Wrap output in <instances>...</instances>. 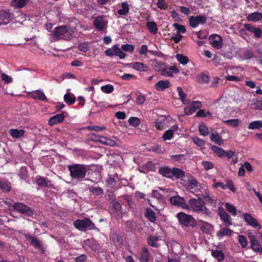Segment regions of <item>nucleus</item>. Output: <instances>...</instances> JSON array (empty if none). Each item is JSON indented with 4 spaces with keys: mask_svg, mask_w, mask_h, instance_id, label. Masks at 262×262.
Wrapping results in <instances>:
<instances>
[{
    "mask_svg": "<svg viewBox=\"0 0 262 262\" xmlns=\"http://www.w3.org/2000/svg\"><path fill=\"white\" fill-rule=\"evenodd\" d=\"M225 207H226L227 210L229 213H230L231 214V215H232L234 216H236V215L237 214V211H236V209L234 206H233V205H232L229 203H226Z\"/></svg>",
    "mask_w": 262,
    "mask_h": 262,
    "instance_id": "864d4df0",
    "label": "nucleus"
},
{
    "mask_svg": "<svg viewBox=\"0 0 262 262\" xmlns=\"http://www.w3.org/2000/svg\"><path fill=\"white\" fill-rule=\"evenodd\" d=\"M244 221L249 226L255 228L260 229L261 225L258 223L257 221L248 213H245L243 215Z\"/></svg>",
    "mask_w": 262,
    "mask_h": 262,
    "instance_id": "9d476101",
    "label": "nucleus"
},
{
    "mask_svg": "<svg viewBox=\"0 0 262 262\" xmlns=\"http://www.w3.org/2000/svg\"><path fill=\"white\" fill-rule=\"evenodd\" d=\"M206 18L205 16L199 15L196 16H191L189 18V23L191 27L194 28L199 24H204L206 23Z\"/></svg>",
    "mask_w": 262,
    "mask_h": 262,
    "instance_id": "ddd939ff",
    "label": "nucleus"
},
{
    "mask_svg": "<svg viewBox=\"0 0 262 262\" xmlns=\"http://www.w3.org/2000/svg\"><path fill=\"white\" fill-rule=\"evenodd\" d=\"M13 200L10 199H7L6 200L3 199H0V209H8L9 210H11L13 207Z\"/></svg>",
    "mask_w": 262,
    "mask_h": 262,
    "instance_id": "393cba45",
    "label": "nucleus"
},
{
    "mask_svg": "<svg viewBox=\"0 0 262 262\" xmlns=\"http://www.w3.org/2000/svg\"><path fill=\"white\" fill-rule=\"evenodd\" d=\"M177 60L181 63L183 65L187 64L189 62L188 58L183 55L182 54H177L176 56Z\"/></svg>",
    "mask_w": 262,
    "mask_h": 262,
    "instance_id": "09e8293b",
    "label": "nucleus"
},
{
    "mask_svg": "<svg viewBox=\"0 0 262 262\" xmlns=\"http://www.w3.org/2000/svg\"><path fill=\"white\" fill-rule=\"evenodd\" d=\"M132 64H133V68L138 71L147 72L148 71V67L142 62H136Z\"/></svg>",
    "mask_w": 262,
    "mask_h": 262,
    "instance_id": "cd10ccee",
    "label": "nucleus"
},
{
    "mask_svg": "<svg viewBox=\"0 0 262 262\" xmlns=\"http://www.w3.org/2000/svg\"><path fill=\"white\" fill-rule=\"evenodd\" d=\"M211 113L209 111H206V110L202 109L200 110L195 114L196 117H207V116H211Z\"/></svg>",
    "mask_w": 262,
    "mask_h": 262,
    "instance_id": "052dcab7",
    "label": "nucleus"
},
{
    "mask_svg": "<svg viewBox=\"0 0 262 262\" xmlns=\"http://www.w3.org/2000/svg\"><path fill=\"white\" fill-rule=\"evenodd\" d=\"M211 140L215 143L221 145L223 144V141L217 132L211 133L210 135Z\"/></svg>",
    "mask_w": 262,
    "mask_h": 262,
    "instance_id": "473e14b6",
    "label": "nucleus"
},
{
    "mask_svg": "<svg viewBox=\"0 0 262 262\" xmlns=\"http://www.w3.org/2000/svg\"><path fill=\"white\" fill-rule=\"evenodd\" d=\"M189 205L194 211L202 212L206 214L210 213L209 209L205 206L203 205L200 201L196 199H190L189 201Z\"/></svg>",
    "mask_w": 262,
    "mask_h": 262,
    "instance_id": "39448f33",
    "label": "nucleus"
},
{
    "mask_svg": "<svg viewBox=\"0 0 262 262\" xmlns=\"http://www.w3.org/2000/svg\"><path fill=\"white\" fill-rule=\"evenodd\" d=\"M89 190L95 196L101 195L103 193V189L99 186H91L89 188Z\"/></svg>",
    "mask_w": 262,
    "mask_h": 262,
    "instance_id": "e433bc0d",
    "label": "nucleus"
},
{
    "mask_svg": "<svg viewBox=\"0 0 262 262\" xmlns=\"http://www.w3.org/2000/svg\"><path fill=\"white\" fill-rule=\"evenodd\" d=\"M69 32L65 26L57 27L53 31V36L57 38H66L69 36Z\"/></svg>",
    "mask_w": 262,
    "mask_h": 262,
    "instance_id": "9b49d317",
    "label": "nucleus"
},
{
    "mask_svg": "<svg viewBox=\"0 0 262 262\" xmlns=\"http://www.w3.org/2000/svg\"><path fill=\"white\" fill-rule=\"evenodd\" d=\"M147 28L149 31L152 34H156L158 32V28L155 21L147 22L146 24Z\"/></svg>",
    "mask_w": 262,
    "mask_h": 262,
    "instance_id": "a18cd8bd",
    "label": "nucleus"
},
{
    "mask_svg": "<svg viewBox=\"0 0 262 262\" xmlns=\"http://www.w3.org/2000/svg\"><path fill=\"white\" fill-rule=\"evenodd\" d=\"M121 7L122 9L118 10V13L120 15H126L129 10L127 2H123L121 4Z\"/></svg>",
    "mask_w": 262,
    "mask_h": 262,
    "instance_id": "ea45409f",
    "label": "nucleus"
},
{
    "mask_svg": "<svg viewBox=\"0 0 262 262\" xmlns=\"http://www.w3.org/2000/svg\"><path fill=\"white\" fill-rule=\"evenodd\" d=\"M112 241L116 245H121L123 242L122 237L117 234H114L112 235Z\"/></svg>",
    "mask_w": 262,
    "mask_h": 262,
    "instance_id": "6e6d98bb",
    "label": "nucleus"
},
{
    "mask_svg": "<svg viewBox=\"0 0 262 262\" xmlns=\"http://www.w3.org/2000/svg\"><path fill=\"white\" fill-rule=\"evenodd\" d=\"M202 107V104L200 101H192L184 108V114L186 115L190 116L194 113L197 109L200 108Z\"/></svg>",
    "mask_w": 262,
    "mask_h": 262,
    "instance_id": "6e6552de",
    "label": "nucleus"
},
{
    "mask_svg": "<svg viewBox=\"0 0 262 262\" xmlns=\"http://www.w3.org/2000/svg\"><path fill=\"white\" fill-rule=\"evenodd\" d=\"M247 235L250 243V248L256 252L262 253V247L256 236L251 232H248Z\"/></svg>",
    "mask_w": 262,
    "mask_h": 262,
    "instance_id": "423d86ee",
    "label": "nucleus"
},
{
    "mask_svg": "<svg viewBox=\"0 0 262 262\" xmlns=\"http://www.w3.org/2000/svg\"><path fill=\"white\" fill-rule=\"evenodd\" d=\"M224 123L226 125L230 126L232 127H236L238 125L239 123V121L237 119H232L230 120H225L224 121Z\"/></svg>",
    "mask_w": 262,
    "mask_h": 262,
    "instance_id": "603ef678",
    "label": "nucleus"
},
{
    "mask_svg": "<svg viewBox=\"0 0 262 262\" xmlns=\"http://www.w3.org/2000/svg\"><path fill=\"white\" fill-rule=\"evenodd\" d=\"M101 90L102 92L106 94H110L113 92L114 90V86L110 84L102 86Z\"/></svg>",
    "mask_w": 262,
    "mask_h": 262,
    "instance_id": "680f3d73",
    "label": "nucleus"
},
{
    "mask_svg": "<svg viewBox=\"0 0 262 262\" xmlns=\"http://www.w3.org/2000/svg\"><path fill=\"white\" fill-rule=\"evenodd\" d=\"M128 122L129 123L134 126V127H138L140 124V119L136 117H131L128 119Z\"/></svg>",
    "mask_w": 262,
    "mask_h": 262,
    "instance_id": "4d7b16f0",
    "label": "nucleus"
},
{
    "mask_svg": "<svg viewBox=\"0 0 262 262\" xmlns=\"http://www.w3.org/2000/svg\"><path fill=\"white\" fill-rule=\"evenodd\" d=\"M93 25L99 31L103 30L107 25L102 16H97L93 20Z\"/></svg>",
    "mask_w": 262,
    "mask_h": 262,
    "instance_id": "a211bd4d",
    "label": "nucleus"
},
{
    "mask_svg": "<svg viewBox=\"0 0 262 262\" xmlns=\"http://www.w3.org/2000/svg\"><path fill=\"white\" fill-rule=\"evenodd\" d=\"M155 126L156 127L157 129L160 130H162L164 129V125H165V121L164 120H161L159 119H157L155 121Z\"/></svg>",
    "mask_w": 262,
    "mask_h": 262,
    "instance_id": "0e129e2a",
    "label": "nucleus"
},
{
    "mask_svg": "<svg viewBox=\"0 0 262 262\" xmlns=\"http://www.w3.org/2000/svg\"><path fill=\"white\" fill-rule=\"evenodd\" d=\"M104 52L107 56L112 57L113 55H115L118 56L120 59H123L126 56V54L117 45H113L112 48L107 49Z\"/></svg>",
    "mask_w": 262,
    "mask_h": 262,
    "instance_id": "0eeeda50",
    "label": "nucleus"
},
{
    "mask_svg": "<svg viewBox=\"0 0 262 262\" xmlns=\"http://www.w3.org/2000/svg\"><path fill=\"white\" fill-rule=\"evenodd\" d=\"M145 216L149 221L155 223L157 220L156 213L150 208L145 209Z\"/></svg>",
    "mask_w": 262,
    "mask_h": 262,
    "instance_id": "a878e982",
    "label": "nucleus"
},
{
    "mask_svg": "<svg viewBox=\"0 0 262 262\" xmlns=\"http://www.w3.org/2000/svg\"><path fill=\"white\" fill-rule=\"evenodd\" d=\"M177 217L179 222L182 225L192 227H194L196 226L195 221L191 215H188L183 212H180L177 214Z\"/></svg>",
    "mask_w": 262,
    "mask_h": 262,
    "instance_id": "20e7f679",
    "label": "nucleus"
},
{
    "mask_svg": "<svg viewBox=\"0 0 262 262\" xmlns=\"http://www.w3.org/2000/svg\"><path fill=\"white\" fill-rule=\"evenodd\" d=\"M83 248L85 250L90 249L93 252L97 251L100 246L94 238L86 239L83 241Z\"/></svg>",
    "mask_w": 262,
    "mask_h": 262,
    "instance_id": "1a4fd4ad",
    "label": "nucleus"
},
{
    "mask_svg": "<svg viewBox=\"0 0 262 262\" xmlns=\"http://www.w3.org/2000/svg\"><path fill=\"white\" fill-rule=\"evenodd\" d=\"M0 189L3 191L9 192L11 189V183L5 178H0Z\"/></svg>",
    "mask_w": 262,
    "mask_h": 262,
    "instance_id": "b1692460",
    "label": "nucleus"
},
{
    "mask_svg": "<svg viewBox=\"0 0 262 262\" xmlns=\"http://www.w3.org/2000/svg\"><path fill=\"white\" fill-rule=\"evenodd\" d=\"M14 210L27 217H32L34 215V210L21 202H14L13 207Z\"/></svg>",
    "mask_w": 262,
    "mask_h": 262,
    "instance_id": "7ed1b4c3",
    "label": "nucleus"
},
{
    "mask_svg": "<svg viewBox=\"0 0 262 262\" xmlns=\"http://www.w3.org/2000/svg\"><path fill=\"white\" fill-rule=\"evenodd\" d=\"M177 90L179 94V98L181 99L182 103L184 104L188 103L189 100L185 99L186 94L183 91L182 88L179 86L177 88Z\"/></svg>",
    "mask_w": 262,
    "mask_h": 262,
    "instance_id": "a19ab883",
    "label": "nucleus"
},
{
    "mask_svg": "<svg viewBox=\"0 0 262 262\" xmlns=\"http://www.w3.org/2000/svg\"><path fill=\"white\" fill-rule=\"evenodd\" d=\"M170 202L171 204L177 207H180L183 209H188L189 208V206L185 203L184 198L179 195L171 197Z\"/></svg>",
    "mask_w": 262,
    "mask_h": 262,
    "instance_id": "f8f14e48",
    "label": "nucleus"
},
{
    "mask_svg": "<svg viewBox=\"0 0 262 262\" xmlns=\"http://www.w3.org/2000/svg\"><path fill=\"white\" fill-rule=\"evenodd\" d=\"M70 175L72 179L81 181L85 177L88 170L87 166L74 164L68 166Z\"/></svg>",
    "mask_w": 262,
    "mask_h": 262,
    "instance_id": "f257e3e1",
    "label": "nucleus"
},
{
    "mask_svg": "<svg viewBox=\"0 0 262 262\" xmlns=\"http://www.w3.org/2000/svg\"><path fill=\"white\" fill-rule=\"evenodd\" d=\"M199 182L194 178H191L188 180V188L190 190H195L198 186Z\"/></svg>",
    "mask_w": 262,
    "mask_h": 262,
    "instance_id": "8fccbe9b",
    "label": "nucleus"
},
{
    "mask_svg": "<svg viewBox=\"0 0 262 262\" xmlns=\"http://www.w3.org/2000/svg\"><path fill=\"white\" fill-rule=\"evenodd\" d=\"M78 49L82 52H86L89 50L90 48L87 42H83L78 45Z\"/></svg>",
    "mask_w": 262,
    "mask_h": 262,
    "instance_id": "338daca9",
    "label": "nucleus"
},
{
    "mask_svg": "<svg viewBox=\"0 0 262 262\" xmlns=\"http://www.w3.org/2000/svg\"><path fill=\"white\" fill-rule=\"evenodd\" d=\"M211 149L219 157H224L225 156L226 151L222 148L215 145H212L211 147Z\"/></svg>",
    "mask_w": 262,
    "mask_h": 262,
    "instance_id": "c9c22d12",
    "label": "nucleus"
},
{
    "mask_svg": "<svg viewBox=\"0 0 262 262\" xmlns=\"http://www.w3.org/2000/svg\"><path fill=\"white\" fill-rule=\"evenodd\" d=\"M200 222H201L200 228L201 231L205 233H209L212 227L211 225L207 222L203 221H200Z\"/></svg>",
    "mask_w": 262,
    "mask_h": 262,
    "instance_id": "37998d69",
    "label": "nucleus"
},
{
    "mask_svg": "<svg viewBox=\"0 0 262 262\" xmlns=\"http://www.w3.org/2000/svg\"><path fill=\"white\" fill-rule=\"evenodd\" d=\"M28 175V171L26 166H22L20 167L18 176L21 179H26Z\"/></svg>",
    "mask_w": 262,
    "mask_h": 262,
    "instance_id": "3c124183",
    "label": "nucleus"
},
{
    "mask_svg": "<svg viewBox=\"0 0 262 262\" xmlns=\"http://www.w3.org/2000/svg\"><path fill=\"white\" fill-rule=\"evenodd\" d=\"M238 243L242 248H246L248 244V241L245 236L239 235L237 237Z\"/></svg>",
    "mask_w": 262,
    "mask_h": 262,
    "instance_id": "bf43d9fd",
    "label": "nucleus"
},
{
    "mask_svg": "<svg viewBox=\"0 0 262 262\" xmlns=\"http://www.w3.org/2000/svg\"><path fill=\"white\" fill-rule=\"evenodd\" d=\"M261 128H262V121L260 120L253 121L248 126V128L250 129H256Z\"/></svg>",
    "mask_w": 262,
    "mask_h": 262,
    "instance_id": "de8ad7c7",
    "label": "nucleus"
},
{
    "mask_svg": "<svg viewBox=\"0 0 262 262\" xmlns=\"http://www.w3.org/2000/svg\"><path fill=\"white\" fill-rule=\"evenodd\" d=\"M173 133H174L171 129H169L166 130V132L163 135L162 139L164 141L170 140L173 137Z\"/></svg>",
    "mask_w": 262,
    "mask_h": 262,
    "instance_id": "e2e57ef3",
    "label": "nucleus"
},
{
    "mask_svg": "<svg viewBox=\"0 0 262 262\" xmlns=\"http://www.w3.org/2000/svg\"><path fill=\"white\" fill-rule=\"evenodd\" d=\"M64 118L65 115L63 113L54 115L49 119L48 124L50 126H53L57 123L62 122Z\"/></svg>",
    "mask_w": 262,
    "mask_h": 262,
    "instance_id": "6ab92c4d",
    "label": "nucleus"
},
{
    "mask_svg": "<svg viewBox=\"0 0 262 262\" xmlns=\"http://www.w3.org/2000/svg\"><path fill=\"white\" fill-rule=\"evenodd\" d=\"M146 240L148 244L152 247L157 248L159 246L157 243V242L159 240V236L150 235L147 238Z\"/></svg>",
    "mask_w": 262,
    "mask_h": 262,
    "instance_id": "7c9ffc66",
    "label": "nucleus"
},
{
    "mask_svg": "<svg viewBox=\"0 0 262 262\" xmlns=\"http://www.w3.org/2000/svg\"><path fill=\"white\" fill-rule=\"evenodd\" d=\"M219 215L220 217V219L224 222V225L226 226L229 227L232 225L230 216L225 211L223 208H219Z\"/></svg>",
    "mask_w": 262,
    "mask_h": 262,
    "instance_id": "dca6fc26",
    "label": "nucleus"
},
{
    "mask_svg": "<svg viewBox=\"0 0 262 262\" xmlns=\"http://www.w3.org/2000/svg\"><path fill=\"white\" fill-rule=\"evenodd\" d=\"M243 56L245 59L249 60L253 57V52L250 50H247L244 52Z\"/></svg>",
    "mask_w": 262,
    "mask_h": 262,
    "instance_id": "774afa93",
    "label": "nucleus"
},
{
    "mask_svg": "<svg viewBox=\"0 0 262 262\" xmlns=\"http://www.w3.org/2000/svg\"><path fill=\"white\" fill-rule=\"evenodd\" d=\"M25 237L26 240L30 241V244L35 248L39 250L43 249V247L41 245L42 243L39 239L29 234H25Z\"/></svg>",
    "mask_w": 262,
    "mask_h": 262,
    "instance_id": "f3484780",
    "label": "nucleus"
},
{
    "mask_svg": "<svg viewBox=\"0 0 262 262\" xmlns=\"http://www.w3.org/2000/svg\"><path fill=\"white\" fill-rule=\"evenodd\" d=\"M170 86V82L168 80H159L155 85V88L158 91H163L168 88Z\"/></svg>",
    "mask_w": 262,
    "mask_h": 262,
    "instance_id": "5701e85b",
    "label": "nucleus"
},
{
    "mask_svg": "<svg viewBox=\"0 0 262 262\" xmlns=\"http://www.w3.org/2000/svg\"><path fill=\"white\" fill-rule=\"evenodd\" d=\"M75 227L81 231H85L88 230H94L99 231V229L96 227L95 224L89 218H84L83 220L77 219L73 223Z\"/></svg>",
    "mask_w": 262,
    "mask_h": 262,
    "instance_id": "f03ea898",
    "label": "nucleus"
},
{
    "mask_svg": "<svg viewBox=\"0 0 262 262\" xmlns=\"http://www.w3.org/2000/svg\"><path fill=\"white\" fill-rule=\"evenodd\" d=\"M184 175L185 172L182 169L177 167H173L172 168V178L174 177L176 179H180Z\"/></svg>",
    "mask_w": 262,
    "mask_h": 262,
    "instance_id": "f704fd0d",
    "label": "nucleus"
},
{
    "mask_svg": "<svg viewBox=\"0 0 262 262\" xmlns=\"http://www.w3.org/2000/svg\"><path fill=\"white\" fill-rule=\"evenodd\" d=\"M211 255L218 261H222L225 258V255L222 250H212Z\"/></svg>",
    "mask_w": 262,
    "mask_h": 262,
    "instance_id": "2f4dec72",
    "label": "nucleus"
},
{
    "mask_svg": "<svg viewBox=\"0 0 262 262\" xmlns=\"http://www.w3.org/2000/svg\"><path fill=\"white\" fill-rule=\"evenodd\" d=\"M262 19V13L255 12L249 14L247 16V19L249 21H257Z\"/></svg>",
    "mask_w": 262,
    "mask_h": 262,
    "instance_id": "72a5a7b5",
    "label": "nucleus"
},
{
    "mask_svg": "<svg viewBox=\"0 0 262 262\" xmlns=\"http://www.w3.org/2000/svg\"><path fill=\"white\" fill-rule=\"evenodd\" d=\"M144 167L148 171H155L156 164L152 161H148L144 165Z\"/></svg>",
    "mask_w": 262,
    "mask_h": 262,
    "instance_id": "13d9d810",
    "label": "nucleus"
},
{
    "mask_svg": "<svg viewBox=\"0 0 262 262\" xmlns=\"http://www.w3.org/2000/svg\"><path fill=\"white\" fill-rule=\"evenodd\" d=\"M30 97L34 99H39L43 101H47L48 99L44 93L40 90H36L28 93Z\"/></svg>",
    "mask_w": 262,
    "mask_h": 262,
    "instance_id": "412c9836",
    "label": "nucleus"
},
{
    "mask_svg": "<svg viewBox=\"0 0 262 262\" xmlns=\"http://www.w3.org/2000/svg\"><path fill=\"white\" fill-rule=\"evenodd\" d=\"M209 41L211 46L217 49L222 48L223 40L221 36L217 34H211L209 37Z\"/></svg>",
    "mask_w": 262,
    "mask_h": 262,
    "instance_id": "4468645a",
    "label": "nucleus"
},
{
    "mask_svg": "<svg viewBox=\"0 0 262 262\" xmlns=\"http://www.w3.org/2000/svg\"><path fill=\"white\" fill-rule=\"evenodd\" d=\"M150 257V254L146 247L142 248L140 252V260L141 262H148Z\"/></svg>",
    "mask_w": 262,
    "mask_h": 262,
    "instance_id": "c756f323",
    "label": "nucleus"
},
{
    "mask_svg": "<svg viewBox=\"0 0 262 262\" xmlns=\"http://www.w3.org/2000/svg\"><path fill=\"white\" fill-rule=\"evenodd\" d=\"M245 29L254 34V36L256 38H259L261 36V30L260 28H256L250 24H246L244 25Z\"/></svg>",
    "mask_w": 262,
    "mask_h": 262,
    "instance_id": "4be33fe9",
    "label": "nucleus"
},
{
    "mask_svg": "<svg viewBox=\"0 0 262 262\" xmlns=\"http://www.w3.org/2000/svg\"><path fill=\"white\" fill-rule=\"evenodd\" d=\"M232 230L227 228H224L217 232V236L219 238L223 237L225 235L231 236Z\"/></svg>",
    "mask_w": 262,
    "mask_h": 262,
    "instance_id": "79ce46f5",
    "label": "nucleus"
},
{
    "mask_svg": "<svg viewBox=\"0 0 262 262\" xmlns=\"http://www.w3.org/2000/svg\"><path fill=\"white\" fill-rule=\"evenodd\" d=\"M29 2V0H12V5L17 8H21L25 7Z\"/></svg>",
    "mask_w": 262,
    "mask_h": 262,
    "instance_id": "4c0bfd02",
    "label": "nucleus"
},
{
    "mask_svg": "<svg viewBox=\"0 0 262 262\" xmlns=\"http://www.w3.org/2000/svg\"><path fill=\"white\" fill-rule=\"evenodd\" d=\"M201 164L206 170H210L214 167L213 164L210 161H203Z\"/></svg>",
    "mask_w": 262,
    "mask_h": 262,
    "instance_id": "69168bd1",
    "label": "nucleus"
},
{
    "mask_svg": "<svg viewBox=\"0 0 262 262\" xmlns=\"http://www.w3.org/2000/svg\"><path fill=\"white\" fill-rule=\"evenodd\" d=\"M158 172L163 177L172 179V169L169 166H160L158 169Z\"/></svg>",
    "mask_w": 262,
    "mask_h": 262,
    "instance_id": "aec40b11",
    "label": "nucleus"
},
{
    "mask_svg": "<svg viewBox=\"0 0 262 262\" xmlns=\"http://www.w3.org/2000/svg\"><path fill=\"white\" fill-rule=\"evenodd\" d=\"M64 100L68 105L73 104L76 101L75 97L71 93H66L64 96Z\"/></svg>",
    "mask_w": 262,
    "mask_h": 262,
    "instance_id": "58836bf2",
    "label": "nucleus"
},
{
    "mask_svg": "<svg viewBox=\"0 0 262 262\" xmlns=\"http://www.w3.org/2000/svg\"><path fill=\"white\" fill-rule=\"evenodd\" d=\"M121 204L117 201L113 203L112 209H111V214L117 219L122 217V211Z\"/></svg>",
    "mask_w": 262,
    "mask_h": 262,
    "instance_id": "2eb2a0df",
    "label": "nucleus"
},
{
    "mask_svg": "<svg viewBox=\"0 0 262 262\" xmlns=\"http://www.w3.org/2000/svg\"><path fill=\"white\" fill-rule=\"evenodd\" d=\"M11 15L6 11H2L0 13V25L8 24L11 19Z\"/></svg>",
    "mask_w": 262,
    "mask_h": 262,
    "instance_id": "c85d7f7f",
    "label": "nucleus"
},
{
    "mask_svg": "<svg viewBox=\"0 0 262 262\" xmlns=\"http://www.w3.org/2000/svg\"><path fill=\"white\" fill-rule=\"evenodd\" d=\"M151 195L152 197L155 198L160 203H163L165 201L164 196L157 190H153Z\"/></svg>",
    "mask_w": 262,
    "mask_h": 262,
    "instance_id": "49530a36",
    "label": "nucleus"
},
{
    "mask_svg": "<svg viewBox=\"0 0 262 262\" xmlns=\"http://www.w3.org/2000/svg\"><path fill=\"white\" fill-rule=\"evenodd\" d=\"M35 179L37 185L39 187H44L45 183L47 181V178L43 177L39 175H37Z\"/></svg>",
    "mask_w": 262,
    "mask_h": 262,
    "instance_id": "5fc2aeb1",
    "label": "nucleus"
},
{
    "mask_svg": "<svg viewBox=\"0 0 262 262\" xmlns=\"http://www.w3.org/2000/svg\"><path fill=\"white\" fill-rule=\"evenodd\" d=\"M9 133L13 138L18 139L24 136L25 130L23 129H10L9 130Z\"/></svg>",
    "mask_w": 262,
    "mask_h": 262,
    "instance_id": "bb28decb",
    "label": "nucleus"
},
{
    "mask_svg": "<svg viewBox=\"0 0 262 262\" xmlns=\"http://www.w3.org/2000/svg\"><path fill=\"white\" fill-rule=\"evenodd\" d=\"M199 131L200 134L204 136L208 135L209 131L208 127L204 122H201L199 126Z\"/></svg>",
    "mask_w": 262,
    "mask_h": 262,
    "instance_id": "c03bdc74",
    "label": "nucleus"
}]
</instances>
